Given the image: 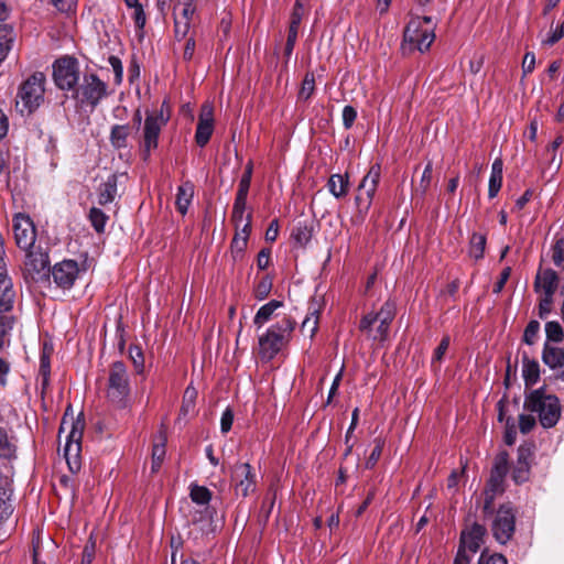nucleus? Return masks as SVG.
Returning a JSON list of instances; mask_svg holds the SVG:
<instances>
[{"mask_svg":"<svg viewBox=\"0 0 564 564\" xmlns=\"http://www.w3.org/2000/svg\"><path fill=\"white\" fill-rule=\"evenodd\" d=\"M83 430L84 423L78 419L74 420L73 416L68 417L66 411L59 425L58 436L66 434L63 454L72 473H77L80 469Z\"/></svg>","mask_w":564,"mask_h":564,"instance_id":"1","label":"nucleus"},{"mask_svg":"<svg viewBox=\"0 0 564 564\" xmlns=\"http://www.w3.org/2000/svg\"><path fill=\"white\" fill-rule=\"evenodd\" d=\"M294 326L295 323L291 318L284 317L261 334L258 338L260 359L263 361L272 360L288 341Z\"/></svg>","mask_w":564,"mask_h":564,"instance_id":"2","label":"nucleus"},{"mask_svg":"<svg viewBox=\"0 0 564 564\" xmlns=\"http://www.w3.org/2000/svg\"><path fill=\"white\" fill-rule=\"evenodd\" d=\"M524 409L536 413L541 425L545 429L553 427L561 416L558 399L553 394H545L542 389L533 390L527 395Z\"/></svg>","mask_w":564,"mask_h":564,"instance_id":"3","label":"nucleus"},{"mask_svg":"<svg viewBox=\"0 0 564 564\" xmlns=\"http://www.w3.org/2000/svg\"><path fill=\"white\" fill-rule=\"evenodd\" d=\"M45 75L36 72L28 77L19 87L15 108L21 113H32L44 101Z\"/></svg>","mask_w":564,"mask_h":564,"instance_id":"4","label":"nucleus"},{"mask_svg":"<svg viewBox=\"0 0 564 564\" xmlns=\"http://www.w3.org/2000/svg\"><path fill=\"white\" fill-rule=\"evenodd\" d=\"M130 394L129 373L122 361H115L109 368L107 398L116 405L123 408Z\"/></svg>","mask_w":564,"mask_h":564,"instance_id":"5","label":"nucleus"},{"mask_svg":"<svg viewBox=\"0 0 564 564\" xmlns=\"http://www.w3.org/2000/svg\"><path fill=\"white\" fill-rule=\"evenodd\" d=\"M490 531L499 544H507L516 532V512L510 503L501 505L497 511H490Z\"/></svg>","mask_w":564,"mask_h":564,"instance_id":"6","label":"nucleus"},{"mask_svg":"<svg viewBox=\"0 0 564 564\" xmlns=\"http://www.w3.org/2000/svg\"><path fill=\"white\" fill-rule=\"evenodd\" d=\"M108 85L96 74H84L82 82L76 89V96L84 105L93 108L109 95Z\"/></svg>","mask_w":564,"mask_h":564,"instance_id":"7","label":"nucleus"},{"mask_svg":"<svg viewBox=\"0 0 564 564\" xmlns=\"http://www.w3.org/2000/svg\"><path fill=\"white\" fill-rule=\"evenodd\" d=\"M169 117L164 116V104L159 112L148 113L143 126V159L150 158L151 151L158 148L159 135Z\"/></svg>","mask_w":564,"mask_h":564,"instance_id":"8","label":"nucleus"},{"mask_svg":"<svg viewBox=\"0 0 564 564\" xmlns=\"http://www.w3.org/2000/svg\"><path fill=\"white\" fill-rule=\"evenodd\" d=\"M380 165L375 164L362 177L357 188V195L355 198L356 205L360 213H367L370 209L375 193L380 181Z\"/></svg>","mask_w":564,"mask_h":564,"instance_id":"9","label":"nucleus"},{"mask_svg":"<svg viewBox=\"0 0 564 564\" xmlns=\"http://www.w3.org/2000/svg\"><path fill=\"white\" fill-rule=\"evenodd\" d=\"M403 37L405 42L414 44L420 52H425L434 42L435 34L432 26H422L421 18L416 17L408 23Z\"/></svg>","mask_w":564,"mask_h":564,"instance_id":"10","label":"nucleus"},{"mask_svg":"<svg viewBox=\"0 0 564 564\" xmlns=\"http://www.w3.org/2000/svg\"><path fill=\"white\" fill-rule=\"evenodd\" d=\"M53 76L55 84L64 90L75 88L78 83L77 61L72 57H63L55 62Z\"/></svg>","mask_w":564,"mask_h":564,"instance_id":"11","label":"nucleus"},{"mask_svg":"<svg viewBox=\"0 0 564 564\" xmlns=\"http://www.w3.org/2000/svg\"><path fill=\"white\" fill-rule=\"evenodd\" d=\"M82 269L75 260L57 262L51 270L53 282L62 290H70L78 279Z\"/></svg>","mask_w":564,"mask_h":564,"instance_id":"12","label":"nucleus"},{"mask_svg":"<svg viewBox=\"0 0 564 564\" xmlns=\"http://www.w3.org/2000/svg\"><path fill=\"white\" fill-rule=\"evenodd\" d=\"M231 479L237 495L247 497L254 492L257 482L256 474L248 463H237L232 467Z\"/></svg>","mask_w":564,"mask_h":564,"instance_id":"13","label":"nucleus"},{"mask_svg":"<svg viewBox=\"0 0 564 564\" xmlns=\"http://www.w3.org/2000/svg\"><path fill=\"white\" fill-rule=\"evenodd\" d=\"M13 232L19 248L29 250L35 245L36 231L28 215L17 214L13 218Z\"/></svg>","mask_w":564,"mask_h":564,"instance_id":"14","label":"nucleus"},{"mask_svg":"<svg viewBox=\"0 0 564 564\" xmlns=\"http://www.w3.org/2000/svg\"><path fill=\"white\" fill-rule=\"evenodd\" d=\"M486 534L487 529L485 525L478 522H473L462 531L459 549H464V551H469L475 554L485 542Z\"/></svg>","mask_w":564,"mask_h":564,"instance_id":"15","label":"nucleus"},{"mask_svg":"<svg viewBox=\"0 0 564 564\" xmlns=\"http://www.w3.org/2000/svg\"><path fill=\"white\" fill-rule=\"evenodd\" d=\"M189 497L193 502L204 507L202 511H195L192 521L200 522L204 520L210 521L213 519L214 510L209 508L208 503L212 499L210 490L205 486L192 485Z\"/></svg>","mask_w":564,"mask_h":564,"instance_id":"16","label":"nucleus"},{"mask_svg":"<svg viewBox=\"0 0 564 564\" xmlns=\"http://www.w3.org/2000/svg\"><path fill=\"white\" fill-rule=\"evenodd\" d=\"M213 106L209 104H204L200 109V113L198 117V123L195 133V141L198 147H205L214 131V116H213Z\"/></svg>","mask_w":564,"mask_h":564,"instance_id":"17","label":"nucleus"},{"mask_svg":"<svg viewBox=\"0 0 564 564\" xmlns=\"http://www.w3.org/2000/svg\"><path fill=\"white\" fill-rule=\"evenodd\" d=\"M397 307L395 303L392 301H387L377 313H368L366 314L359 324L360 330H371V325L377 324V322H381L384 325H391L392 321L395 317Z\"/></svg>","mask_w":564,"mask_h":564,"instance_id":"18","label":"nucleus"},{"mask_svg":"<svg viewBox=\"0 0 564 564\" xmlns=\"http://www.w3.org/2000/svg\"><path fill=\"white\" fill-rule=\"evenodd\" d=\"M542 360L556 372L557 378L564 380V349L545 344Z\"/></svg>","mask_w":564,"mask_h":564,"instance_id":"19","label":"nucleus"},{"mask_svg":"<svg viewBox=\"0 0 564 564\" xmlns=\"http://www.w3.org/2000/svg\"><path fill=\"white\" fill-rule=\"evenodd\" d=\"M503 482H505V477H502L500 475L498 476L494 473L490 474V478L487 482V487L484 492L485 501H484L482 511H484L485 517H487V514L491 511L494 500L497 497V495H500L503 492V490H505Z\"/></svg>","mask_w":564,"mask_h":564,"instance_id":"20","label":"nucleus"},{"mask_svg":"<svg viewBox=\"0 0 564 564\" xmlns=\"http://www.w3.org/2000/svg\"><path fill=\"white\" fill-rule=\"evenodd\" d=\"M24 251L26 252L25 265L29 268V270L41 273L48 267V253L43 250L42 247L34 245L32 248Z\"/></svg>","mask_w":564,"mask_h":564,"instance_id":"21","label":"nucleus"},{"mask_svg":"<svg viewBox=\"0 0 564 564\" xmlns=\"http://www.w3.org/2000/svg\"><path fill=\"white\" fill-rule=\"evenodd\" d=\"M558 284V278L552 269H545L538 272L534 288L536 292H542L544 295L553 296Z\"/></svg>","mask_w":564,"mask_h":564,"instance_id":"22","label":"nucleus"},{"mask_svg":"<svg viewBox=\"0 0 564 564\" xmlns=\"http://www.w3.org/2000/svg\"><path fill=\"white\" fill-rule=\"evenodd\" d=\"M530 458V448L520 446L518 449V459L512 471V478L517 484H522L529 479Z\"/></svg>","mask_w":564,"mask_h":564,"instance_id":"23","label":"nucleus"},{"mask_svg":"<svg viewBox=\"0 0 564 564\" xmlns=\"http://www.w3.org/2000/svg\"><path fill=\"white\" fill-rule=\"evenodd\" d=\"M251 231V215L246 216V221L239 228H236L235 237L231 241V252L235 260L242 256L248 243V237Z\"/></svg>","mask_w":564,"mask_h":564,"instance_id":"24","label":"nucleus"},{"mask_svg":"<svg viewBox=\"0 0 564 564\" xmlns=\"http://www.w3.org/2000/svg\"><path fill=\"white\" fill-rule=\"evenodd\" d=\"M321 308V301L317 299H312L308 306V313L302 322V330L307 333L311 337H313L317 330Z\"/></svg>","mask_w":564,"mask_h":564,"instance_id":"25","label":"nucleus"},{"mask_svg":"<svg viewBox=\"0 0 564 564\" xmlns=\"http://www.w3.org/2000/svg\"><path fill=\"white\" fill-rule=\"evenodd\" d=\"M15 293L11 279L0 271V311H10L13 306Z\"/></svg>","mask_w":564,"mask_h":564,"instance_id":"26","label":"nucleus"},{"mask_svg":"<svg viewBox=\"0 0 564 564\" xmlns=\"http://www.w3.org/2000/svg\"><path fill=\"white\" fill-rule=\"evenodd\" d=\"M118 178L119 176L117 174H111L102 184H100L98 193V203L100 205H106L115 200L118 188Z\"/></svg>","mask_w":564,"mask_h":564,"instance_id":"27","label":"nucleus"},{"mask_svg":"<svg viewBox=\"0 0 564 564\" xmlns=\"http://www.w3.org/2000/svg\"><path fill=\"white\" fill-rule=\"evenodd\" d=\"M194 196V184L189 181L184 182L177 188L175 205L177 210L185 215Z\"/></svg>","mask_w":564,"mask_h":564,"instance_id":"28","label":"nucleus"},{"mask_svg":"<svg viewBox=\"0 0 564 564\" xmlns=\"http://www.w3.org/2000/svg\"><path fill=\"white\" fill-rule=\"evenodd\" d=\"M282 306L283 303L281 301L271 300L258 310L253 317V324L257 326V328H261L273 317L274 312Z\"/></svg>","mask_w":564,"mask_h":564,"instance_id":"29","label":"nucleus"},{"mask_svg":"<svg viewBox=\"0 0 564 564\" xmlns=\"http://www.w3.org/2000/svg\"><path fill=\"white\" fill-rule=\"evenodd\" d=\"M503 163L500 159H496L491 165V174L488 184V196L494 198L499 193L502 185Z\"/></svg>","mask_w":564,"mask_h":564,"instance_id":"30","label":"nucleus"},{"mask_svg":"<svg viewBox=\"0 0 564 564\" xmlns=\"http://www.w3.org/2000/svg\"><path fill=\"white\" fill-rule=\"evenodd\" d=\"M522 376L527 386H533L540 378L538 361L530 359L527 354H523L522 357Z\"/></svg>","mask_w":564,"mask_h":564,"instance_id":"31","label":"nucleus"},{"mask_svg":"<svg viewBox=\"0 0 564 564\" xmlns=\"http://www.w3.org/2000/svg\"><path fill=\"white\" fill-rule=\"evenodd\" d=\"M129 124H115L110 131V142L116 149H123L128 145V138L130 134Z\"/></svg>","mask_w":564,"mask_h":564,"instance_id":"32","label":"nucleus"},{"mask_svg":"<svg viewBox=\"0 0 564 564\" xmlns=\"http://www.w3.org/2000/svg\"><path fill=\"white\" fill-rule=\"evenodd\" d=\"M348 175L333 174L327 183L329 192L336 197L340 198L346 196L348 192Z\"/></svg>","mask_w":564,"mask_h":564,"instance_id":"33","label":"nucleus"},{"mask_svg":"<svg viewBox=\"0 0 564 564\" xmlns=\"http://www.w3.org/2000/svg\"><path fill=\"white\" fill-rule=\"evenodd\" d=\"M165 443H166V436L164 433H160L156 442L153 445L152 448V470L156 471L165 456Z\"/></svg>","mask_w":564,"mask_h":564,"instance_id":"34","label":"nucleus"},{"mask_svg":"<svg viewBox=\"0 0 564 564\" xmlns=\"http://www.w3.org/2000/svg\"><path fill=\"white\" fill-rule=\"evenodd\" d=\"M14 34L12 28L0 25V63L4 61L12 47Z\"/></svg>","mask_w":564,"mask_h":564,"instance_id":"35","label":"nucleus"},{"mask_svg":"<svg viewBox=\"0 0 564 564\" xmlns=\"http://www.w3.org/2000/svg\"><path fill=\"white\" fill-rule=\"evenodd\" d=\"M247 206V196L236 194L234 207H232V215L231 219L235 224L236 228H239L245 224V212Z\"/></svg>","mask_w":564,"mask_h":564,"instance_id":"36","label":"nucleus"},{"mask_svg":"<svg viewBox=\"0 0 564 564\" xmlns=\"http://www.w3.org/2000/svg\"><path fill=\"white\" fill-rule=\"evenodd\" d=\"M486 247V236L480 232H474L469 240V253L476 260L484 257Z\"/></svg>","mask_w":564,"mask_h":564,"instance_id":"37","label":"nucleus"},{"mask_svg":"<svg viewBox=\"0 0 564 564\" xmlns=\"http://www.w3.org/2000/svg\"><path fill=\"white\" fill-rule=\"evenodd\" d=\"M292 237L300 246H305L312 238V230L306 224H297L293 231Z\"/></svg>","mask_w":564,"mask_h":564,"instance_id":"38","label":"nucleus"},{"mask_svg":"<svg viewBox=\"0 0 564 564\" xmlns=\"http://www.w3.org/2000/svg\"><path fill=\"white\" fill-rule=\"evenodd\" d=\"M378 325H371V330H361L367 335V337L376 340V341H384L389 335V325H384L381 322H377Z\"/></svg>","mask_w":564,"mask_h":564,"instance_id":"39","label":"nucleus"},{"mask_svg":"<svg viewBox=\"0 0 564 564\" xmlns=\"http://www.w3.org/2000/svg\"><path fill=\"white\" fill-rule=\"evenodd\" d=\"M89 219L97 232H102L105 230V225L108 217L101 209L93 207L89 212Z\"/></svg>","mask_w":564,"mask_h":564,"instance_id":"40","label":"nucleus"},{"mask_svg":"<svg viewBox=\"0 0 564 564\" xmlns=\"http://www.w3.org/2000/svg\"><path fill=\"white\" fill-rule=\"evenodd\" d=\"M196 398H197L196 389L193 388V387H187L185 392H184V395H183V404H182V408H181V412L184 415H186L191 411H193Z\"/></svg>","mask_w":564,"mask_h":564,"instance_id":"41","label":"nucleus"},{"mask_svg":"<svg viewBox=\"0 0 564 564\" xmlns=\"http://www.w3.org/2000/svg\"><path fill=\"white\" fill-rule=\"evenodd\" d=\"M545 334L549 340L560 343L563 340L564 333L558 322H547L545 324Z\"/></svg>","mask_w":564,"mask_h":564,"instance_id":"42","label":"nucleus"},{"mask_svg":"<svg viewBox=\"0 0 564 564\" xmlns=\"http://www.w3.org/2000/svg\"><path fill=\"white\" fill-rule=\"evenodd\" d=\"M252 176V163L248 162L245 172L240 178L237 194L248 196Z\"/></svg>","mask_w":564,"mask_h":564,"instance_id":"43","label":"nucleus"},{"mask_svg":"<svg viewBox=\"0 0 564 564\" xmlns=\"http://www.w3.org/2000/svg\"><path fill=\"white\" fill-rule=\"evenodd\" d=\"M491 473L506 477L508 473V454L506 452H501L496 456Z\"/></svg>","mask_w":564,"mask_h":564,"instance_id":"44","label":"nucleus"},{"mask_svg":"<svg viewBox=\"0 0 564 564\" xmlns=\"http://www.w3.org/2000/svg\"><path fill=\"white\" fill-rule=\"evenodd\" d=\"M383 446H384V441L382 438L378 437L375 440V447L372 448V451L366 462L367 468L375 467V465L378 463V460L382 454Z\"/></svg>","mask_w":564,"mask_h":564,"instance_id":"45","label":"nucleus"},{"mask_svg":"<svg viewBox=\"0 0 564 564\" xmlns=\"http://www.w3.org/2000/svg\"><path fill=\"white\" fill-rule=\"evenodd\" d=\"M15 452V446L10 442L4 430L0 427V456L9 458Z\"/></svg>","mask_w":564,"mask_h":564,"instance_id":"46","label":"nucleus"},{"mask_svg":"<svg viewBox=\"0 0 564 564\" xmlns=\"http://www.w3.org/2000/svg\"><path fill=\"white\" fill-rule=\"evenodd\" d=\"M432 173H433L432 163H427L422 173L420 183L415 187L416 193H420L421 195L425 194V192L427 191V188L431 184V181H432Z\"/></svg>","mask_w":564,"mask_h":564,"instance_id":"47","label":"nucleus"},{"mask_svg":"<svg viewBox=\"0 0 564 564\" xmlns=\"http://www.w3.org/2000/svg\"><path fill=\"white\" fill-rule=\"evenodd\" d=\"M315 89V77L314 74L307 73L302 82L300 90V97L302 99H308Z\"/></svg>","mask_w":564,"mask_h":564,"instance_id":"48","label":"nucleus"},{"mask_svg":"<svg viewBox=\"0 0 564 564\" xmlns=\"http://www.w3.org/2000/svg\"><path fill=\"white\" fill-rule=\"evenodd\" d=\"M129 356L130 359L132 360L135 371L138 373H141L144 369V357L141 348L138 346H131L129 348Z\"/></svg>","mask_w":564,"mask_h":564,"instance_id":"49","label":"nucleus"},{"mask_svg":"<svg viewBox=\"0 0 564 564\" xmlns=\"http://www.w3.org/2000/svg\"><path fill=\"white\" fill-rule=\"evenodd\" d=\"M272 289V280L269 276H264L259 281L254 289V296L258 300H264L271 292Z\"/></svg>","mask_w":564,"mask_h":564,"instance_id":"50","label":"nucleus"},{"mask_svg":"<svg viewBox=\"0 0 564 564\" xmlns=\"http://www.w3.org/2000/svg\"><path fill=\"white\" fill-rule=\"evenodd\" d=\"M539 330L540 323L538 321H531L524 329L523 341L528 345H533L536 340Z\"/></svg>","mask_w":564,"mask_h":564,"instance_id":"51","label":"nucleus"},{"mask_svg":"<svg viewBox=\"0 0 564 564\" xmlns=\"http://www.w3.org/2000/svg\"><path fill=\"white\" fill-rule=\"evenodd\" d=\"M552 261L556 267H562L564 263V239H557L552 248Z\"/></svg>","mask_w":564,"mask_h":564,"instance_id":"52","label":"nucleus"},{"mask_svg":"<svg viewBox=\"0 0 564 564\" xmlns=\"http://www.w3.org/2000/svg\"><path fill=\"white\" fill-rule=\"evenodd\" d=\"M478 564H508V562L507 558L501 554H488L487 551H484L480 554Z\"/></svg>","mask_w":564,"mask_h":564,"instance_id":"53","label":"nucleus"},{"mask_svg":"<svg viewBox=\"0 0 564 564\" xmlns=\"http://www.w3.org/2000/svg\"><path fill=\"white\" fill-rule=\"evenodd\" d=\"M109 64L115 74V84L120 85L123 78V66L119 57L111 55L109 57Z\"/></svg>","mask_w":564,"mask_h":564,"instance_id":"54","label":"nucleus"},{"mask_svg":"<svg viewBox=\"0 0 564 564\" xmlns=\"http://www.w3.org/2000/svg\"><path fill=\"white\" fill-rule=\"evenodd\" d=\"M564 36V22L552 29L550 35L543 41L546 45H554Z\"/></svg>","mask_w":564,"mask_h":564,"instance_id":"55","label":"nucleus"},{"mask_svg":"<svg viewBox=\"0 0 564 564\" xmlns=\"http://www.w3.org/2000/svg\"><path fill=\"white\" fill-rule=\"evenodd\" d=\"M196 11V7L193 2V0H186L183 3V9L181 11V14L176 18H180L182 21L191 23V20Z\"/></svg>","mask_w":564,"mask_h":564,"instance_id":"56","label":"nucleus"},{"mask_svg":"<svg viewBox=\"0 0 564 564\" xmlns=\"http://www.w3.org/2000/svg\"><path fill=\"white\" fill-rule=\"evenodd\" d=\"M357 118V111L352 106H345L343 109V124L346 129L352 127Z\"/></svg>","mask_w":564,"mask_h":564,"instance_id":"57","label":"nucleus"},{"mask_svg":"<svg viewBox=\"0 0 564 564\" xmlns=\"http://www.w3.org/2000/svg\"><path fill=\"white\" fill-rule=\"evenodd\" d=\"M535 426V419L532 415H519V429L521 433L527 434Z\"/></svg>","mask_w":564,"mask_h":564,"instance_id":"58","label":"nucleus"},{"mask_svg":"<svg viewBox=\"0 0 564 564\" xmlns=\"http://www.w3.org/2000/svg\"><path fill=\"white\" fill-rule=\"evenodd\" d=\"M95 541H93V539H89V541L86 543L83 550V557L80 564H91L95 557Z\"/></svg>","mask_w":564,"mask_h":564,"instance_id":"59","label":"nucleus"},{"mask_svg":"<svg viewBox=\"0 0 564 564\" xmlns=\"http://www.w3.org/2000/svg\"><path fill=\"white\" fill-rule=\"evenodd\" d=\"M234 413L230 409H226L220 419V430L223 433H228L232 426Z\"/></svg>","mask_w":564,"mask_h":564,"instance_id":"60","label":"nucleus"},{"mask_svg":"<svg viewBox=\"0 0 564 564\" xmlns=\"http://www.w3.org/2000/svg\"><path fill=\"white\" fill-rule=\"evenodd\" d=\"M132 9H133V20H134L135 26L138 29H143L145 25L147 18H145V13H144L142 4L140 3L135 7H132Z\"/></svg>","mask_w":564,"mask_h":564,"instance_id":"61","label":"nucleus"},{"mask_svg":"<svg viewBox=\"0 0 564 564\" xmlns=\"http://www.w3.org/2000/svg\"><path fill=\"white\" fill-rule=\"evenodd\" d=\"M516 437H517V431H516L514 423L511 419H508L507 424H506V432H505V443L507 445H513L516 442Z\"/></svg>","mask_w":564,"mask_h":564,"instance_id":"62","label":"nucleus"},{"mask_svg":"<svg viewBox=\"0 0 564 564\" xmlns=\"http://www.w3.org/2000/svg\"><path fill=\"white\" fill-rule=\"evenodd\" d=\"M553 296L544 295L539 304V315L541 318H546L551 313Z\"/></svg>","mask_w":564,"mask_h":564,"instance_id":"63","label":"nucleus"},{"mask_svg":"<svg viewBox=\"0 0 564 564\" xmlns=\"http://www.w3.org/2000/svg\"><path fill=\"white\" fill-rule=\"evenodd\" d=\"M535 66V55L532 52H528L524 55L523 62H522V72L523 75H528L533 72Z\"/></svg>","mask_w":564,"mask_h":564,"instance_id":"64","label":"nucleus"}]
</instances>
